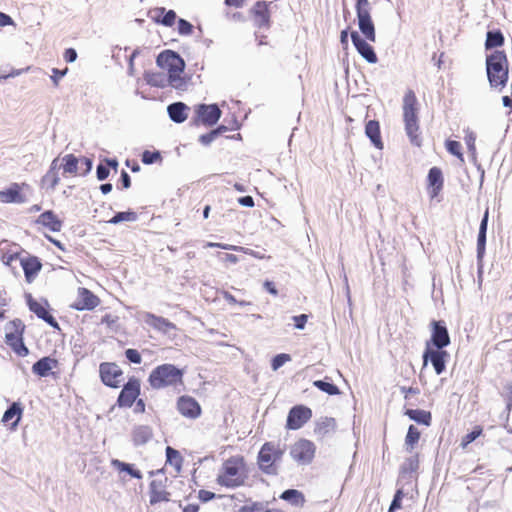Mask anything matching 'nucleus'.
I'll list each match as a JSON object with an SVG mask.
<instances>
[{
	"label": "nucleus",
	"instance_id": "1",
	"mask_svg": "<svg viewBox=\"0 0 512 512\" xmlns=\"http://www.w3.org/2000/svg\"><path fill=\"white\" fill-rule=\"evenodd\" d=\"M485 68L490 87L501 91L509 79L508 59L505 51L494 50L487 54Z\"/></svg>",
	"mask_w": 512,
	"mask_h": 512
},
{
	"label": "nucleus",
	"instance_id": "2",
	"mask_svg": "<svg viewBox=\"0 0 512 512\" xmlns=\"http://www.w3.org/2000/svg\"><path fill=\"white\" fill-rule=\"evenodd\" d=\"M184 370L174 364L164 363L156 366L148 376L149 385L156 390L183 384Z\"/></svg>",
	"mask_w": 512,
	"mask_h": 512
},
{
	"label": "nucleus",
	"instance_id": "3",
	"mask_svg": "<svg viewBox=\"0 0 512 512\" xmlns=\"http://www.w3.org/2000/svg\"><path fill=\"white\" fill-rule=\"evenodd\" d=\"M285 450L272 441L265 442L257 455L259 469L266 475L279 474L278 463L282 460Z\"/></svg>",
	"mask_w": 512,
	"mask_h": 512
},
{
	"label": "nucleus",
	"instance_id": "4",
	"mask_svg": "<svg viewBox=\"0 0 512 512\" xmlns=\"http://www.w3.org/2000/svg\"><path fill=\"white\" fill-rule=\"evenodd\" d=\"M25 329V324L19 318L13 319L6 326L5 342L20 357H25L29 354V349L25 345L23 337Z\"/></svg>",
	"mask_w": 512,
	"mask_h": 512
},
{
	"label": "nucleus",
	"instance_id": "5",
	"mask_svg": "<svg viewBox=\"0 0 512 512\" xmlns=\"http://www.w3.org/2000/svg\"><path fill=\"white\" fill-rule=\"evenodd\" d=\"M244 466L243 457H231L223 463V474L218 475L217 483L227 488H236L244 484V478L239 476Z\"/></svg>",
	"mask_w": 512,
	"mask_h": 512
},
{
	"label": "nucleus",
	"instance_id": "6",
	"mask_svg": "<svg viewBox=\"0 0 512 512\" xmlns=\"http://www.w3.org/2000/svg\"><path fill=\"white\" fill-rule=\"evenodd\" d=\"M25 300L28 309L34 313L39 319L47 323L50 327L55 330H60V325L51 314V307L46 298L36 300L31 293H25Z\"/></svg>",
	"mask_w": 512,
	"mask_h": 512
},
{
	"label": "nucleus",
	"instance_id": "7",
	"mask_svg": "<svg viewBox=\"0 0 512 512\" xmlns=\"http://www.w3.org/2000/svg\"><path fill=\"white\" fill-rule=\"evenodd\" d=\"M221 115L222 111L217 104L201 103L195 106L194 116L191 119L190 124L192 126L203 124L207 127H212L218 123Z\"/></svg>",
	"mask_w": 512,
	"mask_h": 512
},
{
	"label": "nucleus",
	"instance_id": "8",
	"mask_svg": "<svg viewBox=\"0 0 512 512\" xmlns=\"http://www.w3.org/2000/svg\"><path fill=\"white\" fill-rule=\"evenodd\" d=\"M156 64L161 69H166L168 74H182L186 63L182 56L174 50H163L156 58Z\"/></svg>",
	"mask_w": 512,
	"mask_h": 512
},
{
	"label": "nucleus",
	"instance_id": "9",
	"mask_svg": "<svg viewBox=\"0 0 512 512\" xmlns=\"http://www.w3.org/2000/svg\"><path fill=\"white\" fill-rule=\"evenodd\" d=\"M272 2L258 0L249 10L254 27L268 31L272 27L271 20Z\"/></svg>",
	"mask_w": 512,
	"mask_h": 512
},
{
	"label": "nucleus",
	"instance_id": "10",
	"mask_svg": "<svg viewBox=\"0 0 512 512\" xmlns=\"http://www.w3.org/2000/svg\"><path fill=\"white\" fill-rule=\"evenodd\" d=\"M141 393L140 379L131 376L128 381L122 386V389L117 397L116 405L120 408H131Z\"/></svg>",
	"mask_w": 512,
	"mask_h": 512
},
{
	"label": "nucleus",
	"instance_id": "11",
	"mask_svg": "<svg viewBox=\"0 0 512 512\" xmlns=\"http://www.w3.org/2000/svg\"><path fill=\"white\" fill-rule=\"evenodd\" d=\"M449 358L450 355L445 348H431L429 345H425V349L422 354L423 366H427L430 362L437 375H441L446 371V365Z\"/></svg>",
	"mask_w": 512,
	"mask_h": 512
},
{
	"label": "nucleus",
	"instance_id": "12",
	"mask_svg": "<svg viewBox=\"0 0 512 512\" xmlns=\"http://www.w3.org/2000/svg\"><path fill=\"white\" fill-rule=\"evenodd\" d=\"M431 336L425 345L431 348H446L451 343L450 334L444 320H432L430 322Z\"/></svg>",
	"mask_w": 512,
	"mask_h": 512
},
{
	"label": "nucleus",
	"instance_id": "13",
	"mask_svg": "<svg viewBox=\"0 0 512 512\" xmlns=\"http://www.w3.org/2000/svg\"><path fill=\"white\" fill-rule=\"evenodd\" d=\"M316 446L307 439H299L290 447V456L301 465H309L315 456Z\"/></svg>",
	"mask_w": 512,
	"mask_h": 512
},
{
	"label": "nucleus",
	"instance_id": "14",
	"mask_svg": "<svg viewBox=\"0 0 512 512\" xmlns=\"http://www.w3.org/2000/svg\"><path fill=\"white\" fill-rule=\"evenodd\" d=\"M312 417V410L303 404H297L290 408L286 428L288 430H298L302 428Z\"/></svg>",
	"mask_w": 512,
	"mask_h": 512
},
{
	"label": "nucleus",
	"instance_id": "15",
	"mask_svg": "<svg viewBox=\"0 0 512 512\" xmlns=\"http://www.w3.org/2000/svg\"><path fill=\"white\" fill-rule=\"evenodd\" d=\"M123 375L122 369L114 362H102L99 365V376L101 382L110 388H119Z\"/></svg>",
	"mask_w": 512,
	"mask_h": 512
},
{
	"label": "nucleus",
	"instance_id": "16",
	"mask_svg": "<svg viewBox=\"0 0 512 512\" xmlns=\"http://www.w3.org/2000/svg\"><path fill=\"white\" fill-rule=\"evenodd\" d=\"M351 41L357 52L361 57L369 64H375L378 62L377 54L374 48L368 43L369 40L361 36L358 31L352 30L350 33Z\"/></svg>",
	"mask_w": 512,
	"mask_h": 512
},
{
	"label": "nucleus",
	"instance_id": "17",
	"mask_svg": "<svg viewBox=\"0 0 512 512\" xmlns=\"http://www.w3.org/2000/svg\"><path fill=\"white\" fill-rule=\"evenodd\" d=\"M358 27L365 39L375 42L376 31L371 17V8L356 9Z\"/></svg>",
	"mask_w": 512,
	"mask_h": 512
},
{
	"label": "nucleus",
	"instance_id": "18",
	"mask_svg": "<svg viewBox=\"0 0 512 512\" xmlns=\"http://www.w3.org/2000/svg\"><path fill=\"white\" fill-rule=\"evenodd\" d=\"M100 303V299L92 291L85 287L78 288L77 300L70 307L77 311L93 310Z\"/></svg>",
	"mask_w": 512,
	"mask_h": 512
},
{
	"label": "nucleus",
	"instance_id": "19",
	"mask_svg": "<svg viewBox=\"0 0 512 512\" xmlns=\"http://www.w3.org/2000/svg\"><path fill=\"white\" fill-rule=\"evenodd\" d=\"M177 410L179 413L190 419H197L200 417L202 409L198 401L188 395L180 396L177 400Z\"/></svg>",
	"mask_w": 512,
	"mask_h": 512
},
{
	"label": "nucleus",
	"instance_id": "20",
	"mask_svg": "<svg viewBox=\"0 0 512 512\" xmlns=\"http://www.w3.org/2000/svg\"><path fill=\"white\" fill-rule=\"evenodd\" d=\"M22 187H28L26 183H12L6 189L0 191V201L2 203L21 204L27 201L26 196L22 193Z\"/></svg>",
	"mask_w": 512,
	"mask_h": 512
},
{
	"label": "nucleus",
	"instance_id": "21",
	"mask_svg": "<svg viewBox=\"0 0 512 512\" xmlns=\"http://www.w3.org/2000/svg\"><path fill=\"white\" fill-rule=\"evenodd\" d=\"M403 118L404 122H414L418 120V100L413 90L409 89L403 98ZM411 126V124H408Z\"/></svg>",
	"mask_w": 512,
	"mask_h": 512
},
{
	"label": "nucleus",
	"instance_id": "22",
	"mask_svg": "<svg viewBox=\"0 0 512 512\" xmlns=\"http://www.w3.org/2000/svg\"><path fill=\"white\" fill-rule=\"evenodd\" d=\"M20 264L24 271V276L27 283H32L42 269L40 258L33 255L21 258Z\"/></svg>",
	"mask_w": 512,
	"mask_h": 512
},
{
	"label": "nucleus",
	"instance_id": "23",
	"mask_svg": "<svg viewBox=\"0 0 512 512\" xmlns=\"http://www.w3.org/2000/svg\"><path fill=\"white\" fill-rule=\"evenodd\" d=\"M24 407L21 402H12L5 410L2 416V422L5 424L10 423V429L15 430L19 425L23 416Z\"/></svg>",
	"mask_w": 512,
	"mask_h": 512
},
{
	"label": "nucleus",
	"instance_id": "24",
	"mask_svg": "<svg viewBox=\"0 0 512 512\" xmlns=\"http://www.w3.org/2000/svg\"><path fill=\"white\" fill-rule=\"evenodd\" d=\"M428 182V193L431 198H435L439 195L443 188L444 178L442 170L439 167H432L428 171L427 175Z\"/></svg>",
	"mask_w": 512,
	"mask_h": 512
},
{
	"label": "nucleus",
	"instance_id": "25",
	"mask_svg": "<svg viewBox=\"0 0 512 512\" xmlns=\"http://www.w3.org/2000/svg\"><path fill=\"white\" fill-rule=\"evenodd\" d=\"M189 110V106L181 101L173 102L167 106L168 116L176 124H181L187 120Z\"/></svg>",
	"mask_w": 512,
	"mask_h": 512
},
{
	"label": "nucleus",
	"instance_id": "26",
	"mask_svg": "<svg viewBox=\"0 0 512 512\" xmlns=\"http://www.w3.org/2000/svg\"><path fill=\"white\" fill-rule=\"evenodd\" d=\"M35 223L48 228L52 232H59L63 225L62 220L58 218L53 210H46L41 213Z\"/></svg>",
	"mask_w": 512,
	"mask_h": 512
},
{
	"label": "nucleus",
	"instance_id": "27",
	"mask_svg": "<svg viewBox=\"0 0 512 512\" xmlns=\"http://www.w3.org/2000/svg\"><path fill=\"white\" fill-rule=\"evenodd\" d=\"M365 135L369 138L375 148L379 150L384 148V143L381 138L380 123L378 120L373 119L366 122Z\"/></svg>",
	"mask_w": 512,
	"mask_h": 512
},
{
	"label": "nucleus",
	"instance_id": "28",
	"mask_svg": "<svg viewBox=\"0 0 512 512\" xmlns=\"http://www.w3.org/2000/svg\"><path fill=\"white\" fill-rule=\"evenodd\" d=\"M58 366V360L50 356H45L37 360L32 365V372L39 377H47L53 368Z\"/></svg>",
	"mask_w": 512,
	"mask_h": 512
},
{
	"label": "nucleus",
	"instance_id": "29",
	"mask_svg": "<svg viewBox=\"0 0 512 512\" xmlns=\"http://www.w3.org/2000/svg\"><path fill=\"white\" fill-rule=\"evenodd\" d=\"M131 436L135 447L143 446L153 438V430L149 425H137L133 428Z\"/></svg>",
	"mask_w": 512,
	"mask_h": 512
},
{
	"label": "nucleus",
	"instance_id": "30",
	"mask_svg": "<svg viewBox=\"0 0 512 512\" xmlns=\"http://www.w3.org/2000/svg\"><path fill=\"white\" fill-rule=\"evenodd\" d=\"M111 466L118 470L120 473H126L132 478L142 479L143 477L142 472L132 463H127L119 459H112Z\"/></svg>",
	"mask_w": 512,
	"mask_h": 512
},
{
	"label": "nucleus",
	"instance_id": "31",
	"mask_svg": "<svg viewBox=\"0 0 512 512\" xmlns=\"http://www.w3.org/2000/svg\"><path fill=\"white\" fill-rule=\"evenodd\" d=\"M505 42L504 35L500 29L488 30L485 39V49L492 50L503 46Z\"/></svg>",
	"mask_w": 512,
	"mask_h": 512
},
{
	"label": "nucleus",
	"instance_id": "32",
	"mask_svg": "<svg viewBox=\"0 0 512 512\" xmlns=\"http://www.w3.org/2000/svg\"><path fill=\"white\" fill-rule=\"evenodd\" d=\"M408 418L417 424L430 426L432 423V414L423 409H407L404 413Z\"/></svg>",
	"mask_w": 512,
	"mask_h": 512
},
{
	"label": "nucleus",
	"instance_id": "33",
	"mask_svg": "<svg viewBox=\"0 0 512 512\" xmlns=\"http://www.w3.org/2000/svg\"><path fill=\"white\" fill-rule=\"evenodd\" d=\"M337 423L335 418L333 417H322L320 418L315 425L314 433L318 436L324 437L330 432L336 430Z\"/></svg>",
	"mask_w": 512,
	"mask_h": 512
},
{
	"label": "nucleus",
	"instance_id": "34",
	"mask_svg": "<svg viewBox=\"0 0 512 512\" xmlns=\"http://www.w3.org/2000/svg\"><path fill=\"white\" fill-rule=\"evenodd\" d=\"M487 233L478 232L477 236V247H476V259H477V270L479 276L483 273V259L486 252Z\"/></svg>",
	"mask_w": 512,
	"mask_h": 512
},
{
	"label": "nucleus",
	"instance_id": "35",
	"mask_svg": "<svg viewBox=\"0 0 512 512\" xmlns=\"http://www.w3.org/2000/svg\"><path fill=\"white\" fill-rule=\"evenodd\" d=\"M145 82L157 88H165L168 83V75L165 76L164 73L161 72H153V71H145L143 74Z\"/></svg>",
	"mask_w": 512,
	"mask_h": 512
},
{
	"label": "nucleus",
	"instance_id": "36",
	"mask_svg": "<svg viewBox=\"0 0 512 512\" xmlns=\"http://www.w3.org/2000/svg\"><path fill=\"white\" fill-rule=\"evenodd\" d=\"M280 499L288 502L289 504L299 507L305 503L304 494L297 489H286L280 494Z\"/></svg>",
	"mask_w": 512,
	"mask_h": 512
},
{
	"label": "nucleus",
	"instance_id": "37",
	"mask_svg": "<svg viewBox=\"0 0 512 512\" xmlns=\"http://www.w3.org/2000/svg\"><path fill=\"white\" fill-rule=\"evenodd\" d=\"M313 386H315L320 391L328 394L329 396H336L341 393L339 387L336 384H334L331 378L329 377L313 381Z\"/></svg>",
	"mask_w": 512,
	"mask_h": 512
},
{
	"label": "nucleus",
	"instance_id": "38",
	"mask_svg": "<svg viewBox=\"0 0 512 512\" xmlns=\"http://www.w3.org/2000/svg\"><path fill=\"white\" fill-rule=\"evenodd\" d=\"M80 158L74 154H66L62 157L61 167L64 174H76L79 169Z\"/></svg>",
	"mask_w": 512,
	"mask_h": 512
},
{
	"label": "nucleus",
	"instance_id": "39",
	"mask_svg": "<svg viewBox=\"0 0 512 512\" xmlns=\"http://www.w3.org/2000/svg\"><path fill=\"white\" fill-rule=\"evenodd\" d=\"M166 453V464L173 466L176 472H180L183 464V457L180 452L171 446H167L165 449Z\"/></svg>",
	"mask_w": 512,
	"mask_h": 512
},
{
	"label": "nucleus",
	"instance_id": "40",
	"mask_svg": "<svg viewBox=\"0 0 512 512\" xmlns=\"http://www.w3.org/2000/svg\"><path fill=\"white\" fill-rule=\"evenodd\" d=\"M421 433L419 429L413 424L409 425L407 434L405 437V450L409 453L413 451L417 443L419 442Z\"/></svg>",
	"mask_w": 512,
	"mask_h": 512
},
{
	"label": "nucleus",
	"instance_id": "41",
	"mask_svg": "<svg viewBox=\"0 0 512 512\" xmlns=\"http://www.w3.org/2000/svg\"><path fill=\"white\" fill-rule=\"evenodd\" d=\"M404 123H405V131H406V134H407V136L409 138L410 143L413 146L421 147V145H422V138H421V135L419 133L418 120L414 121V122H410L409 124H411V126H408V122H404Z\"/></svg>",
	"mask_w": 512,
	"mask_h": 512
},
{
	"label": "nucleus",
	"instance_id": "42",
	"mask_svg": "<svg viewBox=\"0 0 512 512\" xmlns=\"http://www.w3.org/2000/svg\"><path fill=\"white\" fill-rule=\"evenodd\" d=\"M149 317H151L153 320V322L151 323L152 326L163 333H168L171 330L176 329V325L169 321L167 318H164L162 316H156L153 314H149Z\"/></svg>",
	"mask_w": 512,
	"mask_h": 512
},
{
	"label": "nucleus",
	"instance_id": "43",
	"mask_svg": "<svg viewBox=\"0 0 512 512\" xmlns=\"http://www.w3.org/2000/svg\"><path fill=\"white\" fill-rule=\"evenodd\" d=\"M419 468V459L418 454L408 457L404 460L402 465L400 466V474L402 477L406 475H410L416 472Z\"/></svg>",
	"mask_w": 512,
	"mask_h": 512
},
{
	"label": "nucleus",
	"instance_id": "44",
	"mask_svg": "<svg viewBox=\"0 0 512 512\" xmlns=\"http://www.w3.org/2000/svg\"><path fill=\"white\" fill-rule=\"evenodd\" d=\"M191 80V76H181V74L168 75L167 86H170L176 90H185L188 82Z\"/></svg>",
	"mask_w": 512,
	"mask_h": 512
},
{
	"label": "nucleus",
	"instance_id": "45",
	"mask_svg": "<svg viewBox=\"0 0 512 512\" xmlns=\"http://www.w3.org/2000/svg\"><path fill=\"white\" fill-rule=\"evenodd\" d=\"M155 482L149 484L150 504L155 505L161 501L168 502L170 500V493L163 490H154Z\"/></svg>",
	"mask_w": 512,
	"mask_h": 512
},
{
	"label": "nucleus",
	"instance_id": "46",
	"mask_svg": "<svg viewBox=\"0 0 512 512\" xmlns=\"http://www.w3.org/2000/svg\"><path fill=\"white\" fill-rule=\"evenodd\" d=\"M138 219V215L135 211L127 210L116 212L114 216L108 221V223L117 225L124 221L134 222Z\"/></svg>",
	"mask_w": 512,
	"mask_h": 512
},
{
	"label": "nucleus",
	"instance_id": "47",
	"mask_svg": "<svg viewBox=\"0 0 512 512\" xmlns=\"http://www.w3.org/2000/svg\"><path fill=\"white\" fill-rule=\"evenodd\" d=\"M141 161L145 165H152L162 161L161 152L158 150H144L141 154Z\"/></svg>",
	"mask_w": 512,
	"mask_h": 512
},
{
	"label": "nucleus",
	"instance_id": "48",
	"mask_svg": "<svg viewBox=\"0 0 512 512\" xmlns=\"http://www.w3.org/2000/svg\"><path fill=\"white\" fill-rule=\"evenodd\" d=\"M482 433L483 428L480 425L474 426L469 433L462 437L460 446L462 448H466L469 444L474 442Z\"/></svg>",
	"mask_w": 512,
	"mask_h": 512
},
{
	"label": "nucleus",
	"instance_id": "49",
	"mask_svg": "<svg viewBox=\"0 0 512 512\" xmlns=\"http://www.w3.org/2000/svg\"><path fill=\"white\" fill-rule=\"evenodd\" d=\"M446 150L452 154L453 156L457 157L461 161L464 160L463 153H462V146L459 141L448 139L445 142Z\"/></svg>",
	"mask_w": 512,
	"mask_h": 512
},
{
	"label": "nucleus",
	"instance_id": "50",
	"mask_svg": "<svg viewBox=\"0 0 512 512\" xmlns=\"http://www.w3.org/2000/svg\"><path fill=\"white\" fill-rule=\"evenodd\" d=\"M162 15L160 25L166 26V27H172L176 20H177V14L174 10L166 8H162V11H160Z\"/></svg>",
	"mask_w": 512,
	"mask_h": 512
},
{
	"label": "nucleus",
	"instance_id": "51",
	"mask_svg": "<svg viewBox=\"0 0 512 512\" xmlns=\"http://www.w3.org/2000/svg\"><path fill=\"white\" fill-rule=\"evenodd\" d=\"M59 181L60 178L58 176V173L50 172H46V174L41 179L42 186L50 190H54L56 186L59 184Z\"/></svg>",
	"mask_w": 512,
	"mask_h": 512
},
{
	"label": "nucleus",
	"instance_id": "52",
	"mask_svg": "<svg viewBox=\"0 0 512 512\" xmlns=\"http://www.w3.org/2000/svg\"><path fill=\"white\" fill-rule=\"evenodd\" d=\"M405 496V493L402 488H399L395 491L393 499L389 505L387 512H396L397 510L402 508V501Z\"/></svg>",
	"mask_w": 512,
	"mask_h": 512
},
{
	"label": "nucleus",
	"instance_id": "53",
	"mask_svg": "<svg viewBox=\"0 0 512 512\" xmlns=\"http://www.w3.org/2000/svg\"><path fill=\"white\" fill-rule=\"evenodd\" d=\"M291 361L290 354L287 353H279L272 357L271 359V368L273 371H277L280 369L285 363Z\"/></svg>",
	"mask_w": 512,
	"mask_h": 512
},
{
	"label": "nucleus",
	"instance_id": "54",
	"mask_svg": "<svg viewBox=\"0 0 512 512\" xmlns=\"http://www.w3.org/2000/svg\"><path fill=\"white\" fill-rule=\"evenodd\" d=\"M177 30L181 36H189L194 31V26L186 19L179 18L177 20Z\"/></svg>",
	"mask_w": 512,
	"mask_h": 512
},
{
	"label": "nucleus",
	"instance_id": "55",
	"mask_svg": "<svg viewBox=\"0 0 512 512\" xmlns=\"http://www.w3.org/2000/svg\"><path fill=\"white\" fill-rule=\"evenodd\" d=\"M264 504L262 502H253L247 501V503L242 506L238 512H263Z\"/></svg>",
	"mask_w": 512,
	"mask_h": 512
},
{
	"label": "nucleus",
	"instance_id": "56",
	"mask_svg": "<svg viewBox=\"0 0 512 512\" xmlns=\"http://www.w3.org/2000/svg\"><path fill=\"white\" fill-rule=\"evenodd\" d=\"M126 359L132 364H141L142 356L137 349L128 348L124 352Z\"/></svg>",
	"mask_w": 512,
	"mask_h": 512
},
{
	"label": "nucleus",
	"instance_id": "57",
	"mask_svg": "<svg viewBox=\"0 0 512 512\" xmlns=\"http://www.w3.org/2000/svg\"><path fill=\"white\" fill-rule=\"evenodd\" d=\"M119 317L112 316L111 314H105L101 319V324H106L110 329L118 331L119 328Z\"/></svg>",
	"mask_w": 512,
	"mask_h": 512
},
{
	"label": "nucleus",
	"instance_id": "58",
	"mask_svg": "<svg viewBox=\"0 0 512 512\" xmlns=\"http://www.w3.org/2000/svg\"><path fill=\"white\" fill-rule=\"evenodd\" d=\"M464 140H465V143L467 145V149H468L469 154H475V150H476V145H475L476 134L474 132H472V131H467Z\"/></svg>",
	"mask_w": 512,
	"mask_h": 512
},
{
	"label": "nucleus",
	"instance_id": "59",
	"mask_svg": "<svg viewBox=\"0 0 512 512\" xmlns=\"http://www.w3.org/2000/svg\"><path fill=\"white\" fill-rule=\"evenodd\" d=\"M217 138L218 136L216 132H214V130L211 129L209 132L200 135L198 141L203 146H209Z\"/></svg>",
	"mask_w": 512,
	"mask_h": 512
},
{
	"label": "nucleus",
	"instance_id": "60",
	"mask_svg": "<svg viewBox=\"0 0 512 512\" xmlns=\"http://www.w3.org/2000/svg\"><path fill=\"white\" fill-rule=\"evenodd\" d=\"M110 175V171L108 170L107 166L104 164L103 161H101L97 167H96V177L98 181H104L106 180Z\"/></svg>",
	"mask_w": 512,
	"mask_h": 512
},
{
	"label": "nucleus",
	"instance_id": "61",
	"mask_svg": "<svg viewBox=\"0 0 512 512\" xmlns=\"http://www.w3.org/2000/svg\"><path fill=\"white\" fill-rule=\"evenodd\" d=\"M68 72V68H65V69H58V68H53L52 69V75H51V80L54 84V86H58L59 84V81L60 79H62Z\"/></svg>",
	"mask_w": 512,
	"mask_h": 512
},
{
	"label": "nucleus",
	"instance_id": "62",
	"mask_svg": "<svg viewBox=\"0 0 512 512\" xmlns=\"http://www.w3.org/2000/svg\"><path fill=\"white\" fill-rule=\"evenodd\" d=\"M80 164L84 166L83 171L80 173L82 176L89 174L93 168V159L89 157H80Z\"/></svg>",
	"mask_w": 512,
	"mask_h": 512
},
{
	"label": "nucleus",
	"instance_id": "63",
	"mask_svg": "<svg viewBox=\"0 0 512 512\" xmlns=\"http://www.w3.org/2000/svg\"><path fill=\"white\" fill-rule=\"evenodd\" d=\"M294 321V326L296 329L302 330L305 328V325L308 321V316L306 314H299L292 317Z\"/></svg>",
	"mask_w": 512,
	"mask_h": 512
},
{
	"label": "nucleus",
	"instance_id": "64",
	"mask_svg": "<svg viewBox=\"0 0 512 512\" xmlns=\"http://www.w3.org/2000/svg\"><path fill=\"white\" fill-rule=\"evenodd\" d=\"M198 498L202 503H207L216 498V494L212 491L201 489L198 492Z\"/></svg>",
	"mask_w": 512,
	"mask_h": 512
}]
</instances>
